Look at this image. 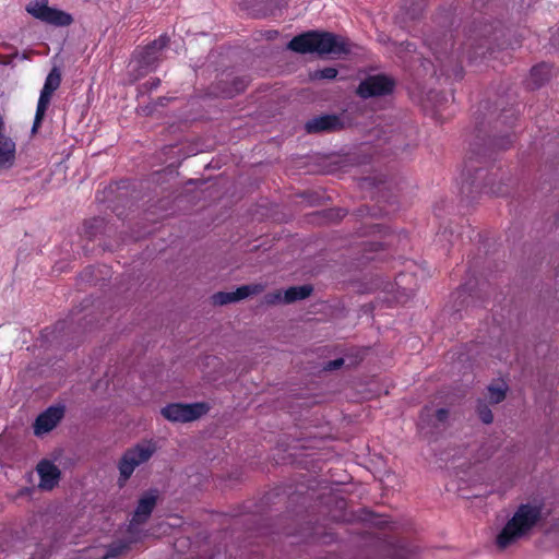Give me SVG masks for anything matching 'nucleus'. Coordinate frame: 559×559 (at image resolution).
<instances>
[{"label":"nucleus","mask_w":559,"mask_h":559,"mask_svg":"<svg viewBox=\"0 0 559 559\" xmlns=\"http://www.w3.org/2000/svg\"><path fill=\"white\" fill-rule=\"evenodd\" d=\"M343 128L341 118L336 115H324L314 117L306 122L307 133L331 132Z\"/></svg>","instance_id":"10"},{"label":"nucleus","mask_w":559,"mask_h":559,"mask_svg":"<svg viewBox=\"0 0 559 559\" xmlns=\"http://www.w3.org/2000/svg\"><path fill=\"white\" fill-rule=\"evenodd\" d=\"M313 288L311 285L293 286L284 292V304H292L309 297Z\"/></svg>","instance_id":"14"},{"label":"nucleus","mask_w":559,"mask_h":559,"mask_svg":"<svg viewBox=\"0 0 559 559\" xmlns=\"http://www.w3.org/2000/svg\"><path fill=\"white\" fill-rule=\"evenodd\" d=\"M212 299L213 304L217 306H224L237 301L234 292H218L212 296Z\"/></svg>","instance_id":"20"},{"label":"nucleus","mask_w":559,"mask_h":559,"mask_svg":"<svg viewBox=\"0 0 559 559\" xmlns=\"http://www.w3.org/2000/svg\"><path fill=\"white\" fill-rule=\"evenodd\" d=\"M61 84V72L57 67H53L48 75L46 76L44 86L40 91L36 114L32 127V132L36 133L38 128L40 127L46 111L50 105L51 97L53 93L59 88Z\"/></svg>","instance_id":"4"},{"label":"nucleus","mask_w":559,"mask_h":559,"mask_svg":"<svg viewBox=\"0 0 559 559\" xmlns=\"http://www.w3.org/2000/svg\"><path fill=\"white\" fill-rule=\"evenodd\" d=\"M287 48L298 53L342 56L352 51L348 38L330 32L309 31L295 36Z\"/></svg>","instance_id":"1"},{"label":"nucleus","mask_w":559,"mask_h":559,"mask_svg":"<svg viewBox=\"0 0 559 559\" xmlns=\"http://www.w3.org/2000/svg\"><path fill=\"white\" fill-rule=\"evenodd\" d=\"M283 298H284V293H282L281 290H276V292L266 294L263 298V302L265 305H276V304L283 302Z\"/></svg>","instance_id":"23"},{"label":"nucleus","mask_w":559,"mask_h":559,"mask_svg":"<svg viewBox=\"0 0 559 559\" xmlns=\"http://www.w3.org/2000/svg\"><path fill=\"white\" fill-rule=\"evenodd\" d=\"M210 407L206 403L168 404L162 408V415L173 423L193 421L209 412Z\"/></svg>","instance_id":"6"},{"label":"nucleus","mask_w":559,"mask_h":559,"mask_svg":"<svg viewBox=\"0 0 559 559\" xmlns=\"http://www.w3.org/2000/svg\"><path fill=\"white\" fill-rule=\"evenodd\" d=\"M37 473L39 475V488L44 490H51L59 480V468L49 461H41L37 465Z\"/></svg>","instance_id":"11"},{"label":"nucleus","mask_w":559,"mask_h":559,"mask_svg":"<svg viewBox=\"0 0 559 559\" xmlns=\"http://www.w3.org/2000/svg\"><path fill=\"white\" fill-rule=\"evenodd\" d=\"M15 159V143L0 132V167H10Z\"/></svg>","instance_id":"13"},{"label":"nucleus","mask_w":559,"mask_h":559,"mask_svg":"<svg viewBox=\"0 0 559 559\" xmlns=\"http://www.w3.org/2000/svg\"><path fill=\"white\" fill-rule=\"evenodd\" d=\"M491 177L487 179L485 187L488 188V192L496 194V195H502L504 194V189L501 183L495 186L493 182H491Z\"/></svg>","instance_id":"24"},{"label":"nucleus","mask_w":559,"mask_h":559,"mask_svg":"<svg viewBox=\"0 0 559 559\" xmlns=\"http://www.w3.org/2000/svg\"><path fill=\"white\" fill-rule=\"evenodd\" d=\"M64 406H50L45 412L38 415L34 423V433L41 436L51 431L63 418Z\"/></svg>","instance_id":"8"},{"label":"nucleus","mask_w":559,"mask_h":559,"mask_svg":"<svg viewBox=\"0 0 559 559\" xmlns=\"http://www.w3.org/2000/svg\"><path fill=\"white\" fill-rule=\"evenodd\" d=\"M449 417V411L445 408H439L436 412V418L440 423H445Z\"/></svg>","instance_id":"27"},{"label":"nucleus","mask_w":559,"mask_h":559,"mask_svg":"<svg viewBox=\"0 0 559 559\" xmlns=\"http://www.w3.org/2000/svg\"><path fill=\"white\" fill-rule=\"evenodd\" d=\"M155 504L156 496L150 493L142 497L139 500L133 518L130 522V530H133L135 526L145 523L150 518Z\"/></svg>","instance_id":"12"},{"label":"nucleus","mask_w":559,"mask_h":559,"mask_svg":"<svg viewBox=\"0 0 559 559\" xmlns=\"http://www.w3.org/2000/svg\"><path fill=\"white\" fill-rule=\"evenodd\" d=\"M129 547L128 543L119 542L110 545L102 559H116Z\"/></svg>","instance_id":"19"},{"label":"nucleus","mask_w":559,"mask_h":559,"mask_svg":"<svg viewBox=\"0 0 559 559\" xmlns=\"http://www.w3.org/2000/svg\"><path fill=\"white\" fill-rule=\"evenodd\" d=\"M26 11L33 17L53 26H68L73 22L69 13L48 7L47 0H35L28 3Z\"/></svg>","instance_id":"5"},{"label":"nucleus","mask_w":559,"mask_h":559,"mask_svg":"<svg viewBox=\"0 0 559 559\" xmlns=\"http://www.w3.org/2000/svg\"><path fill=\"white\" fill-rule=\"evenodd\" d=\"M247 87V81L245 79L235 78L231 81L230 86L222 88V91L218 93L222 97L225 98H231L236 94L241 93Z\"/></svg>","instance_id":"16"},{"label":"nucleus","mask_w":559,"mask_h":559,"mask_svg":"<svg viewBox=\"0 0 559 559\" xmlns=\"http://www.w3.org/2000/svg\"><path fill=\"white\" fill-rule=\"evenodd\" d=\"M264 290V286L262 284H251V285H243L238 287L236 290H234V295L237 299V301L245 299L251 295L260 294Z\"/></svg>","instance_id":"18"},{"label":"nucleus","mask_w":559,"mask_h":559,"mask_svg":"<svg viewBox=\"0 0 559 559\" xmlns=\"http://www.w3.org/2000/svg\"><path fill=\"white\" fill-rule=\"evenodd\" d=\"M488 400L491 404H498L506 399L508 385L506 383L490 384L487 388Z\"/></svg>","instance_id":"17"},{"label":"nucleus","mask_w":559,"mask_h":559,"mask_svg":"<svg viewBox=\"0 0 559 559\" xmlns=\"http://www.w3.org/2000/svg\"><path fill=\"white\" fill-rule=\"evenodd\" d=\"M160 84V80L158 78L150 79L147 82H145L142 85V88H145L146 91H153L156 90Z\"/></svg>","instance_id":"25"},{"label":"nucleus","mask_w":559,"mask_h":559,"mask_svg":"<svg viewBox=\"0 0 559 559\" xmlns=\"http://www.w3.org/2000/svg\"><path fill=\"white\" fill-rule=\"evenodd\" d=\"M344 364V359L343 358H337V359H334V360H331L329 361L326 365H325V369L326 370H335V369H338L342 365Z\"/></svg>","instance_id":"26"},{"label":"nucleus","mask_w":559,"mask_h":559,"mask_svg":"<svg viewBox=\"0 0 559 559\" xmlns=\"http://www.w3.org/2000/svg\"><path fill=\"white\" fill-rule=\"evenodd\" d=\"M337 75V70L335 68L329 67L321 70H317L312 74V79L314 80H332Z\"/></svg>","instance_id":"22"},{"label":"nucleus","mask_w":559,"mask_h":559,"mask_svg":"<svg viewBox=\"0 0 559 559\" xmlns=\"http://www.w3.org/2000/svg\"><path fill=\"white\" fill-rule=\"evenodd\" d=\"M156 452L152 441H143L128 449L118 462L119 486H123L138 466L146 463Z\"/></svg>","instance_id":"3"},{"label":"nucleus","mask_w":559,"mask_h":559,"mask_svg":"<svg viewBox=\"0 0 559 559\" xmlns=\"http://www.w3.org/2000/svg\"><path fill=\"white\" fill-rule=\"evenodd\" d=\"M168 43V36L165 34L160 35L139 52V63L146 69L156 67L160 60L162 51Z\"/></svg>","instance_id":"9"},{"label":"nucleus","mask_w":559,"mask_h":559,"mask_svg":"<svg viewBox=\"0 0 559 559\" xmlns=\"http://www.w3.org/2000/svg\"><path fill=\"white\" fill-rule=\"evenodd\" d=\"M550 78V67L546 63L536 66L531 70V79L536 87L544 84Z\"/></svg>","instance_id":"15"},{"label":"nucleus","mask_w":559,"mask_h":559,"mask_svg":"<svg viewBox=\"0 0 559 559\" xmlns=\"http://www.w3.org/2000/svg\"><path fill=\"white\" fill-rule=\"evenodd\" d=\"M540 518V508L532 504H521L514 515L507 522L496 538L499 549L503 550L514 545L528 534Z\"/></svg>","instance_id":"2"},{"label":"nucleus","mask_w":559,"mask_h":559,"mask_svg":"<svg viewBox=\"0 0 559 559\" xmlns=\"http://www.w3.org/2000/svg\"><path fill=\"white\" fill-rule=\"evenodd\" d=\"M477 413L480 418V420L484 424H491L493 420V415L488 405L484 401H478L477 403Z\"/></svg>","instance_id":"21"},{"label":"nucleus","mask_w":559,"mask_h":559,"mask_svg":"<svg viewBox=\"0 0 559 559\" xmlns=\"http://www.w3.org/2000/svg\"><path fill=\"white\" fill-rule=\"evenodd\" d=\"M395 86V82L388 75L377 74L369 75L357 87V94L361 98L384 96L391 94Z\"/></svg>","instance_id":"7"}]
</instances>
